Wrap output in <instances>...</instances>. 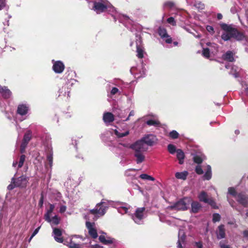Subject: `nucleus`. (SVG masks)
Wrapping results in <instances>:
<instances>
[{
  "mask_svg": "<svg viewBox=\"0 0 248 248\" xmlns=\"http://www.w3.org/2000/svg\"><path fill=\"white\" fill-rule=\"evenodd\" d=\"M221 28L224 31L221 37L225 41H229L232 38L236 41H240L245 39L246 36L243 32L239 31L232 25L224 23L221 25Z\"/></svg>",
  "mask_w": 248,
  "mask_h": 248,
  "instance_id": "nucleus-1",
  "label": "nucleus"
},
{
  "mask_svg": "<svg viewBox=\"0 0 248 248\" xmlns=\"http://www.w3.org/2000/svg\"><path fill=\"white\" fill-rule=\"evenodd\" d=\"M119 91V90L118 88H117L116 87H113L111 91V94L112 95H114L116 93H117Z\"/></svg>",
  "mask_w": 248,
  "mask_h": 248,
  "instance_id": "nucleus-47",
  "label": "nucleus"
},
{
  "mask_svg": "<svg viewBox=\"0 0 248 248\" xmlns=\"http://www.w3.org/2000/svg\"><path fill=\"white\" fill-rule=\"evenodd\" d=\"M206 203L209 204L214 209H218V207L217 205L216 202L212 198H209V201Z\"/></svg>",
  "mask_w": 248,
  "mask_h": 248,
  "instance_id": "nucleus-35",
  "label": "nucleus"
},
{
  "mask_svg": "<svg viewBox=\"0 0 248 248\" xmlns=\"http://www.w3.org/2000/svg\"><path fill=\"white\" fill-rule=\"evenodd\" d=\"M149 175L147 174H142L140 175V178L143 180H148V179Z\"/></svg>",
  "mask_w": 248,
  "mask_h": 248,
  "instance_id": "nucleus-48",
  "label": "nucleus"
},
{
  "mask_svg": "<svg viewBox=\"0 0 248 248\" xmlns=\"http://www.w3.org/2000/svg\"><path fill=\"white\" fill-rule=\"evenodd\" d=\"M194 7L199 10H203L204 8V4L202 1H195L194 4Z\"/></svg>",
  "mask_w": 248,
  "mask_h": 248,
  "instance_id": "nucleus-30",
  "label": "nucleus"
},
{
  "mask_svg": "<svg viewBox=\"0 0 248 248\" xmlns=\"http://www.w3.org/2000/svg\"><path fill=\"white\" fill-rule=\"evenodd\" d=\"M203 177L205 179L207 180H209L211 178V177H212L211 168L209 165L208 166L207 171L205 172V174H204Z\"/></svg>",
  "mask_w": 248,
  "mask_h": 248,
  "instance_id": "nucleus-26",
  "label": "nucleus"
},
{
  "mask_svg": "<svg viewBox=\"0 0 248 248\" xmlns=\"http://www.w3.org/2000/svg\"><path fill=\"white\" fill-rule=\"evenodd\" d=\"M157 32L161 38H166L165 39V42L166 43L171 44L172 43V38L168 35L165 28L162 27H159L158 29Z\"/></svg>",
  "mask_w": 248,
  "mask_h": 248,
  "instance_id": "nucleus-11",
  "label": "nucleus"
},
{
  "mask_svg": "<svg viewBox=\"0 0 248 248\" xmlns=\"http://www.w3.org/2000/svg\"><path fill=\"white\" fill-rule=\"evenodd\" d=\"M53 232L55 235L54 239L57 242L62 243L63 242V239L61 237L62 232L61 229L55 228L53 229Z\"/></svg>",
  "mask_w": 248,
  "mask_h": 248,
  "instance_id": "nucleus-15",
  "label": "nucleus"
},
{
  "mask_svg": "<svg viewBox=\"0 0 248 248\" xmlns=\"http://www.w3.org/2000/svg\"><path fill=\"white\" fill-rule=\"evenodd\" d=\"M75 237H79V238H82V236H79V235H75Z\"/></svg>",
  "mask_w": 248,
  "mask_h": 248,
  "instance_id": "nucleus-63",
  "label": "nucleus"
},
{
  "mask_svg": "<svg viewBox=\"0 0 248 248\" xmlns=\"http://www.w3.org/2000/svg\"><path fill=\"white\" fill-rule=\"evenodd\" d=\"M169 136L172 139H176L179 137V133L175 130H172L169 133Z\"/></svg>",
  "mask_w": 248,
  "mask_h": 248,
  "instance_id": "nucleus-38",
  "label": "nucleus"
},
{
  "mask_svg": "<svg viewBox=\"0 0 248 248\" xmlns=\"http://www.w3.org/2000/svg\"><path fill=\"white\" fill-rule=\"evenodd\" d=\"M40 226L38 227L37 228H36L33 232V233H32L31 236L30 237L29 240V242H30V241H31V240L32 239V238L38 232H39V230L40 228Z\"/></svg>",
  "mask_w": 248,
  "mask_h": 248,
  "instance_id": "nucleus-44",
  "label": "nucleus"
},
{
  "mask_svg": "<svg viewBox=\"0 0 248 248\" xmlns=\"http://www.w3.org/2000/svg\"><path fill=\"white\" fill-rule=\"evenodd\" d=\"M65 68V66L63 63L60 61H58L55 62L53 65V70L56 73L58 74L62 73Z\"/></svg>",
  "mask_w": 248,
  "mask_h": 248,
  "instance_id": "nucleus-13",
  "label": "nucleus"
},
{
  "mask_svg": "<svg viewBox=\"0 0 248 248\" xmlns=\"http://www.w3.org/2000/svg\"><path fill=\"white\" fill-rule=\"evenodd\" d=\"M124 16V17L125 19H129V17L127 16Z\"/></svg>",
  "mask_w": 248,
  "mask_h": 248,
  "instance_id": "nucleus-62",
  "label": "nucleus"
},
{
  "mask_svg": "<svg viewBox=\"0 0 248 248\" xmlns=\"http://www.w3.org/2000/svg\"><path fill=\"white\" fill-rule=\"evenodd\" d=\"M145 210V207L138 208L136 209L135 213L132 215V219L136 223H140V221L143 218Z\"/></svg>",
  "mask_w": 248,
  "mask_h": 248,
  "instance_id": "nucleus-8",
  "label": "nucleus"
},
{
  "mask_svg": "<svg viewBox=\"0 0 248 248\" xmlns=\"http://www.w3.org/2000/svg\"><path fill=\"white\" fill-rule=\"evenodd\" d=\"M168 150L171 154H174L177 151L176 147L171 144H170L168 145Z\"/></svg>",
  "mask_w": 248,
  "mask_h": 248,
  "instance_id": "nucleus-34",
  "label": "nucleus"
},
{
  "mask_svg": "<svg viewBox=\"0 0 248 248\" xmlns=\"http://www.w3.org/2000/svg\"><path fill=\"white\" fill-rule=\"evenodd\" d=\"M146 123L149 126L154 125L155 126H159L160 125V123L159 121L152 119L148 120Z\"/></svg>",
  "mask_w": 248,
  "mask_h": 248,
  "instance_id": "nucleus-28",
  "label": "nucleus"
},
{
  "mask_svg": "<svg viewBox=\"0 0 248 248\" xmlns=\"http://www.w3.org/2000/svg\"><path fill=\"white\" fill-rule=\"evenodd\" d=\"M134 112L133 110H132L130 111V112L129 113V117H131L132 116H134Z\"/></svg>",
  "mask_w": 248,
  "mask_h": 248,
  "instance_id": "nucleus-58",
  "label": "nucleus"
},
{
  "mask_svg": "<svg viewBox=\"0 0 248 248\" xmlns=\"http://www.w3.org/2000/svg\"><path fill=\"white\" fill-rule=\"evenodd\" d=\"M179 240H180V242H184L185 241V236L184 235L183 236H182L180 239H179Z\"/></svg>",
  "mask_w": 248,
  "mask_h": 248,
  "instance_id": "nucleus-57",
  "label": "nucleus"
},
{
  "mask_svg": "<svg viewBox=\"0 0 248 248\" xmlns=\"http://www.w3.org/2000/svg\"><path fill=\"white\" fill-rule=\"evenodd\" d=\"M29 110V107L26 104H20L17 107L16 112L20 115H26Z\"/></svg>",
  "mask_w": 248,
  "mask_h": 248,
  "instance_id": "nucleus-17",
  "label": "nucleus"
},
{
  "mask_svg": "<svg viewBox=\"0 0 248 248\" xmlns=\"http://www.w3.org/2000/svg\"><path fill=\"white\" fill-rule=\"evenodd\" d=\"M235 199L236 201L244 207H247L248 206V195L245 192H242L238 193Z\"/></svg>",
  "mask_w": 248,
  "mask_h": 248,
  "instance_id": "nucleus-9",
  "label": "nucleus"
},
{
  "mask_svg": "<svg viewBox=\"0 0 248 248\" xmlns=\"http://www.w3.org/2000/svg\"><path fill=\"white\" fill-rule=\"evenodd\" d=\"M167 22L172 26L176 25V22L174 20V18L173 17H169L167 20Z\"/></svg>",
  "mask_w": 248,
  "mask_h": 248,
  "instance_id": "nucleus-42",
  "label": "nucleus"
},
{
  "mask_svg": "<svg viewBox=\"0 0 248 248\" xmlns=\"http://www.w3.org/2000/svg\"><path fill=\"white\" fill-rule=\"evenodd\" d=\"M234 55V53L232 51L229 50L222 55V58L224 61L229 62H233L235 61Z\"/></svg>",
  "mask_w": 248,
  "mask_h": 248,
  "instance_id": "nucleus-14",
  "label": "nucleus"
},
{
  "mask_svg": "<svg viewBox=\"0 0 248 248\" xmlns=\"http://www.w3.org/2000/svg\"><path fill=\"white\" fill-rule=\"evenodd\" d=\"M137 57L140 59H142L144 56V51L142 48L139 45H137Z\"/></svg>",
  "mask_w": 248,
  "mask_h": 248,
  "instance_id": "nucleus-29",
  "label": "nucleus"
},
{
  "mask_svg": "<svg viewBox=\"0 0 248 248\" xmlns=\"http://www.w3.org/2000/svg\"><path fill=\"white\" fill-rule=\"evenodd\" d=\"M219 246L221 248H232L229 245H226L220 242Z\"/></svg>",
  "mask_w": 248,
  "mask_h": 248,
  "instance_id": "nucleus-51",
  "label": "nucleus"
},
{
  "mask_svg": "<svg viewBox=\"0 0 248 248\" xmlns=\"http://www.w3.org/2000/svg\"><path fill=\"white\" fill-rule=\"evenodd\" d=\"M29 180V178L25 175H22L17 178L13 177L11 179V183L8 185L7 188L9 190H12L15 187L25 188Z\"/></svg>",
  "mask_w": 248,
  "mask_h": 248,
  "instance_id": "nucleus-3",
  "label": "nucleus"
},
{
  "mask_svg": "<svg viewBox=\"0 0 248 248\" xmlns=\"http://www.w3.org/2000/svg\"><path fill=\"white\" fill-rule=\"evenodd\" d=\"M196 245L198 248H202V244L201 242H196Z\"/></svg>",
  "mask_w": 248,
  "mask_h": 248,
  "instance_id": "nucleus-52",
  "label": "nucleus"
},
{
  "mask_svg": "<svg viewBox=\"0 0 248 248\" xmlns=\"http://www.w3.org/2000/svg\"><path fill=\"white\" fill-rule=\"evenodd\" d=\"M60 218L58 216L55 215L51 218V222L52 224L57 225L60 223Z\"/></svg>",
  "mask_w": 248,
  "mask_h": 248,
  "instance_id": "nucleus-33",
  "label": "nucleus"
},
{
  "mask_svg": "<svg viewBox=\"0 0 248 248\" xmlns=\"http://www.w3.org/2000/svg\"><path fill=\"white\" fill-rule=\"evenodd\" d=\"M228 193L235 198L237 197L238 193L233 187H230L228 188Z\"/></svg>",
  "mask_w": 248,
  "mask_h": 248,
  "instance_id": "nucleus-31",
  "label": "nucleus"
},
{
  "mask_svg": "<svg viewBox=\"0 0 248 248\" xmlns=\"http://www.w3.org/2000/svg\"><path fill=\"white\" fill-rule=\"evenodd\" d=\"M202 55L205 58H209L210 57L209 48L207 47L203 48Z\"/></svg>",
  "mask_w": 248,
  "mask_h": 248,
  "instance_id": "nucleus-32",
  "label": "nucleus"
},
{
  "mask_svg": "<svg viewBox=\"0 0 248 248\" xmlns=\"http://www.w3.org/2000/svg\"><path fill=\"white\" fill-rule=\"evenodd\" d=\"M157 142V139L156 136L153 134L145 135L140 140L135 142L134 143L140 146V148L147 150L148 146H152Z\"/></svg>",
  "mask_w": 248,
  "mask_h": 248,
  "instance_id": "nucleus-2",
  "label": "nucleus"
},
{
  "mask_svg": "<svg viewBox=\"0 0 248 248\" xmlns=\"http://www.w3.org/2000/svg\"><path fill=\"white\" fill-rule=\"evenodd\" d=\"M177 244V248H183V247L181 244V242H180V240H178Z\"/></svg>",
  "mask_w": 248,
  "mask_h": 248,
  "instance_id": "nucleus-54",
  "label": "nucleus"
},
{
  "mask_svg": "<svg viewBox=\"0 0 248 248\" xmlns=\"http://www.w3.org/2000/svg\"><path fill=\"white\" fill-rule=\"evenodd\" d=\"M99 241L104 245H109L113 243L115 240L113 238L108 237V239L106 238L104 235H101L99 237Z\"/></svg>",
  "mask_w": 248,
  "mask_h": 248,
  "instance_id": "nucleus-20",
  "label": "nucleus"
},
{
  "mask_svg": "<svg viewBox=\"0 0 248 248\" xmlns=\"http://www.w3.org/2000/svg\"><path fill=\"white\" fill-rule=\"evenodd\" d=\"M5 1H0V10L5 7L6 5Z\"/></svg>",
  "mask_w": 248,
  "mask_h": 248,
  "instance_id": "nucleus-50",
  "label": "nucleus"
},
{
  "mask_svg": "<svg viewBox=\"0 0 248 248\" xmlns=\"http://www.w3.org/2000/svg\"><path fill=\"white\" fill-rule=\"evenodd\" d=\"M218 232H217V238L218 239H222L225 237V230L224 225L221 224L218 227Z\"/></svg>",
  "mask_w": 248,
  "mask_h": 248,
  "instance_id": "nucleus-22",
  "label": "nucleus"
},
{
  "mask_svg": "<svg viewBox=\"0 0 248 248\" xmlns=\"http://www.w3.org/2000/svg\"><path fill=\"white\" fill-rule=\"evenodd\" d=\"M136 170V169H130L129 170H128L126 171V175L127 176H129V174H128V172L130 171H135Z\"/></svg>",
  "mask_w": 248,
  "mask_h": 248,
  "instance_id": "nucleus-55",
  "label": "nucleus"
},
{
  "mask_svg": "<svg viewBox=\"0 0 248 248\" xmlns=\"http://www.w3.org/2000/svg\"><path fill=\"white\" fill-rule=\"evenodd\" d=\"M245 93H246V95L248 96V88H246L245 89Z\"/></svg>",
  "mask_w": 248,
  "mask_h": 248,
  "instance_id": "nucleus-60",
  "label": "nucleus"
},
{
  "mask_svg": "<svg viewBox=\"0 0 248 248\" xmlns=\"http://www.w3.org/2000/svg\"><path fill=\"white\" fill-rule=\"evenodd\" d=\"M191 202V198L185 197L170 206L169 208L177 211H185L188 209Z\"/></svg>",
  "mask_w": 248,
  "mask_h": 248,
  "instance_id": "nucleus-4",
  "label": "nucleus"
},
{
  "mask_svg": "<svg viewBox=\"0 0 248 248\" xmlns=\"http://www.w3.org/2000/svg\"><path fill=\"white\" fill-rule=\"evenodd\" d=\"M207 31L209 32L211 34H214L215 32L214 28L211 26H207L206 27Z\"/></svg>",
  "mask_w": 248,
  "mask_h": 248,
  "instance_id": "nucleus-45",
  "label": "nucleus"
},
{
  "mask_svg": "<svg viewBox=\"0 0 248 248\" xmlns=\"http://www.w3.org/2000/svg\"><path fill=\"white\" fill-rule=\"evenodd\" d=\"M66 210V207L65 205H62L60 207V212L61 213H63Z\"/></svg>",
  "mask_w": 248,
  "mask_h": 248,
  "instance_id": "nucleus-49",
  "label": "nucleus"
},
{
  "mask_svg": "<svg viewBox=\"0 0 248 248\" xmlns=\"http://www.w3.org/2000/svg\"><path fill=\"white\" fill-rule=\"evenodd\" d=\"M25 158H26V156L24 155H22L20 156L19 161L18 163V168H20L23 166V164L25 160Z\"/></svg>",
  "mask_w": 248,
  "mask_h": 248,
  "instance_id": "nucleus-37",
  "label": "nucleus"
},
{
  "mask_svg": "<svg viewBox=\"0 0 248 248\" xmlns=\"http://www.w3.org/2000/svg\"><path fill=\"white\" fill-rule=\"evenodd\" d=\"M177 158L179 160V163L180 164H183L184 163V159L185 155L184 152L181 149H177L176 151Z\"/></svg>",
  "mask_w": 248,
  "mask_h": 248,
  "instance_id": "nucleus-23",
  "label": "nucleus"
},
{
  "mask_svg": "<svg viewBox=\"0 0 248 248\" xmlns=\"http://www.w3.org/2000/svg\"><path fill=\"white\" fill-rule=\"evenodd\" d=\"M107 207L104 205L103 202L97 204L95 208L90 210V213L93 215H98L103 216L106 212Z\"/></svg>",
  "mask_w": 248,
  "mask_h": 248,
  "instance_id": "nucleus-7",
  "label": "nucleus"
},
{
  "mask_svg": "<svg viewBox=\"0 0 248 248\" xmlns=\"http://www.w3.org/2000/svg\"><path fill=\"white\" fill-rule=\"evenodd\" d=\"M47 160L49 162V165L51 166L53 163V155L51 153L47 154Z\"/></svg>",
  "mask_w": 248,
  "mask_h": 248,
  "instance_id": "nucleus-41",
  "label": "nucleus"
},
{
  "mask_svg": "<svg viewBox=\"0 0 248 248\" xmlns=\"http://www.w3.org/2000/svg\"><path fill=\"white\" fill-rule=\"evenodd\" d=\"M103 119L105 123H110L114 120V116L111 112H105L103 114Z\"/></svg>",
  "mask_w": 248,
  "mask_h": 248,
  "instance_id": "nucleus-18",
  "label": "nucleus"
},
{
  "mask_svg": "<svg viewBox=\"0 0 248 248\" xmlns=\"http://www.w3.org/2000/svg\"><path fill=\"white\" fill-rule=\"evenodd\" d=\"M31 137L32 132L31 130H28L25 133L20 145V152L21 154L25 152L27 146L31 139Z\"/></svg>",
  "mask_w": 248,
  "mask_h": 248,
  "instance_id": "nucleus-6",
  "label": "nucleus"
},
{
  "mask_svg": "<svg viewBox=\"0 0 248 248\" xmlns=\"http://www.w3.org/2000/svg\"><path fill=\"white\" fill-rule=\"evenodd\" d=\"M220 219H221V217L219 214H218V213L213 214L212 221L214 223L219 221L220 220Z\"/></svg>",
  "mask_w": 248,
  "mask_h": 248,
  "instance_id": "nucleus-39",
  "label": "nucleus"
},
{
  "mask_svg": "<svg viewBox=\"0 0 248 248\" xmlns=\"http://www.w3.org/2000/svg\"><path fill=\"white\" fill-rule=\"evenodd\" d=\"M196 172L199 175L202 174L203 173L202 169L200 166H197L195 169Z\"/></svg>",
  "mask_w": 248,
  "mask_h": 248,
  "instance_id": "nucleus-43",
  "label": "nucleus"
},
{
  "mask_svg": "<svg viewBox=\"0 0 248 248\" xmlns=\"http://www.w3.org/2000/svg\"><path fill=\"white\" fill-rule=\"evenodd\" d=\"M193 161L198 164H201L203 161L202 158L199 155L194 156L193 157Z\"/></svg>",
  "mask_w": 248,
  "mask_h": 248,
  "instance_id": "nucleus-40",
  "label": "nucleus"
},
{
  "mask_svg": "<svg viewBox=\"0 0 248 248\" xmlns=\"http://www.w3.org/2000/svg\"><path fill=\"white\" fill-rule=\"evenodd\" d=\"M130 148L135 151L134 156L136 157V162L140 164L143 162L145 160V155L143 152L147 150L140 148V146L135 143L132 144Z\"/></svg>",
  "mask_w": 248,
  "mask_h": 248,
  "instance_id": "nucleus-5",
  "label": "nucleus"
},
{
  "mask_svg": "<svg viewBox=\"0 0 248 248\" xmlns=\"http://www.w3.org/2000/svg\"><path fill=\"white\" fill-rule=\"evenodd\" d=\"M188 175V172L186 171H185L183 172H177L175 173V177L179 179L182 180H186V177Z\"/></svg>",
  "mask_w": 248,
  "mask_h": 248,
  "instance_id": "nucleus-25",
  "label": "nucleus"
},
{
  "mask_svg": "<svg viewBox=\"0 0 248 248\" xmlns=\"http://www.w3.org/2000/svg\"><path fill=\"white\" fill-rule=\"evenodd\" d=\"M129 118H130V117H129V116H128V117L126 119L125 121H127L129 120Z\"/></svg>",
  "mask_w": 248,
  "mask_h": 248,
  "instance_id": "nucleus-64",
  "label": "nucleus"
},
{
  "mask_svg": "<svg viewBox=\"0 0 248 248\" xmlns=\"http://www.w3.org/2000/svg\"><path fill=\"white\" fill-rule=\"evenodd\" d=\"M243 234L244 237L248 238V230L244 231Z\"/></svg>",
  "mask_w": 248,
  "mask_h": 248,
  "instance_id": "nucleus-53",
  "label": "nucleus"
},
{
  "mask_svg": "<svg viewBox=\"0 0 248 248\" xmlns=\"http://www.w3.org/2000/svg\"><path fill=\"white\" fill-rule=\"evenodd\" d=\"M85 224L86 228L88 230L89 235L93 239L96 238L98 237V234L96 229L94 228L95 223L94 222L86 221Z\"/></svg>",
  "mask_w": 248,
  "mask_h": 248,
  "instance_id": "nucleus-10",
  "label": "nucleus"
},
{
  "mask_svg": "<svg viewBox=\"0 0 248 248\" xmlns=\"http://www.w3.org/2000/svg\"><path fill=\"white\" fill-rule=\"evenodd\" d=\"M199 199L201 202H204V203H207L208 202V201L209 200V198L208 197V195L207 193L204 191H202L198 196Z\"/></svg>",
  "mask_w": 248,
  "mask_h": 248,
  "instance_id": "nucleus-24",
  "label": "nucleus"
},
{
  "mask_svg": "<svg viewBox=\"0 0 248 248\" xmlns=\"http://www.w3.org/2000/svg\"><path fill=\"white\" fill-rule=\"evenodd\" d=\"M190 204L191 206V211L194 213H198L202 207L201 204L199 202L192 201V200Z\"/></svg>",
  "mask_w": 248,
  "mask_h": 248,
  "instance_id": "nucleus-21",
  "label": "nucleus"
},
{
  "mask_svg": "<svg viewBox=\"0 0 248 248\" xmlns=\"http://www.w3.org/2000/svg\"><path fill=\"white\" fill-rule=\"evenodd\" d=\"M108 9V6L100 2H96L95 1L93 9L96 12L97 14H100L101 13L107 11Z\"/></svg>",
  "mask_w": 248,
  "mask_h": 248,
  "instance_id": "nucleus-12",
  "label": "nucleus"
},
{
  "mask_svg": "<svg viewBox=\"0 0 248 248\" xmlns=\"http://www.w3.org/2000/svg\"><path fill=\"white\" fill-rule=\"evenodd\" d=\"M43 203H44V196H43V195L42 194L41 197L40 199L39 203H38V205L40 206V207H42L43 206Z\"/></svg>",
  "mask_w": 248,
  "mask_h": 248,
  "instance_id": "nucleus-46",
  "label": "nucleus"
},
{
  "mask_svg": "<svg viewBox=\"0 0 248 248\" xmlns=\"http://www.w3.org/2000/svg\"><path fill=\"white\" fill-rule=\"evenodd\" d=\"M17 164V162H14V163H13V166L14 167H16Z\"/></svg>",
  "mask_w": 248,
  "mask_h": 248,
  "instance_id": "nucleus-61",
  "label": "nucleus"
},
{
  "mask_svg": "<svg viewBox=\"0 0 248 248\" xmlns=\"http://www.w3.org/2000/svg\"><path fill=\"white\" fill-rule=\"evenodd\" d=\"M148 180L152 181H154L155 180V179L154 177H153L152 176L149 175Z\"/></svg>",
  "mask_w": 248,
  "mask_h": 248,
  "instance_id": "nucleus-56",
  "label": "nucleus"
},
{
  "mask_svg": "<svg viewBox=\"0 0 248 248\" xmlns=\"http://www.w3.org/2000/svg\"><path fill=\"white\" fill-rule=\"evenodd\" d=\"M222 16L221 15V14H218L217 15V18L218 19H221L222 18Z\"/></svg>",
  "mask_w": 248,
  "mask_h": 248,
  "instance_id": "nucleus-59",
  "label": "nucleus"
},
{
  "mask_svg": "<svg viewBox=\"0 0 248 248\" xmlns=\"http://www.w3.org/2000/svg\"><path fill=\"white\" fill-rule=\"evenodd\" d=\"M67 244L66 245L69 248H82L81 245L76 244L74 242L72 241V239H70L69 242H67Z\"/></svg>",
  "mask_w": 248,
  "mask_h": 248,
  "instance_id": "nucleus-27",
  "label": "nucleus"
},
{
  "mask_svg": "<svg viewBox=\"0 0 248 248\" xmlns=\"http://www.w3.org/2000/svg\"><path fill=\"white\" fill-rule=\"evenodd\" d=\"M0 93L2 96L5 99L9 98L12 94V93L7 87L0 86Z\"/></svg>",
  "mask_w": 248,
  "mask_h": 248,
  "instance_id": "nucleus-16",
  "label": "nucleus"
},
{
  "mask_svg": "<svg viewBox=\"0 0 248 248\" xmlns=\"http://www.w3.org/2000/svg\"><path fill=\"white\" fill-rule=\"evenodd\" d=\"M54 208H55V206L54 204H49V209L47 210L46 213L44 215V218H45V220L49 223H51L50 216H51V213L53 212Z\"/></svg>",
  "mask_w": 248,
  "mask_h": 248,
  "instance_id": "nucleus-19",
  "label": "nucleus"
},
{
  "mask_svg": "<svg viewBox=\"0 0 248 248\" xmlns=\"http://www.w3.org/2000/svg\"><path fill=\"white\" fill-rule=\"evenodd\" d=\"M114 133L118 138H123L127 136L129 132L128 131H127L124 133H120L117 130H115Z\"/></svg>",
  "mask_w": 248,
  "mask_h": 248,
  "instance_id": "nucleus-36",
  "label": "nucleus"
}]
</instances>
